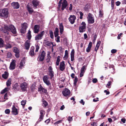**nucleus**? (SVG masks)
I'll return each instance as SVG.
<instances>
[{"label":"nucleus","instance_id":"nucleus-33","mask_svg":"<svg viewBox=\"0 0 126 126\" xmlns=\"http://www.w3.org/2000/svg\"><path fill=\"white\" fill-rule=\"evenodd\" d=\"M27 36L28 39L30 40L31 37V31L30 30L28 31Z\"/></svg>","mask_w":126,"mask_h":126},{"label":"nucleus","instance_id":"nucleus-1","mask_svg":"<svg viewBox=\"0 0 126 126\" xmlns=\"http://www.w3.org/2000/svg\"><path fill=\"white\" fill-rule=\"evenodd\" d=\"M1 31L5 33L8 34V31H11L14 34H15L16 32V28L13 25H11L9 27L7 25H5L4 28H2L1 29Z\"/></svg>","mask_w":126,"mask_h":126},{"label":"nucleus","instance_id":"nucleus-8","mask_svg":"<svg viewBox=\"0 0 126 126\" xmlns=\"http://www.w3.org/2000/svg\"><path fill=\"white\" fill-rule=\"evenodd\" d=\"M70 93V91L67 88H65L64 91L62 92V94L64 96H69Z\"/></svg>","mask_w":126,"mask_h":126},{"label":"nucleus","instance_id":"nucleus-39","mask_svg":"<svg viewBox=\"0 0 126 126\" xmlns=\"http://www.w3.org/2000/svg\"><path fill=\"white\" fill-rule=\"evenodd\" d=\"M103 15V11L101 10H100L99 11V16L101 17H102Z\"/></svg>","mask_w":126,"mask_h":126},{"label":"nucleus","instance_id":"nucleus-46","mask_svg":"<svg viewBox=\"0 0 126 126\" xmlns=\"http://www.w3.org/2000/svg\"><path fill=\"white\" fill-rule=\"evenodd\" d=\"M63 0H60L59 1V3H58V8H60V7H61V4H62V2Z\"/></svg>","mask_w":126,"mask_h":126},{"label":"nucleus","instance_id":"nucleus-32","mask_svg":"<svg viewBox=\"0 0 126 126\" xmlns=\"http://www.w3.org/2000/svg\"><path fill=\"white\" fill-rule=\"evenodd\" d=\"M86 24L85 22H83L81 24L79 27L86 28Z\"/></svg>","mask_w":126,"mask_h":126},{"label":"nucleus","instance_id":"nucleus-63","mask_svg":"<svg viewBox=\"0 0 126 126\" xmlns=\"http://www.w3.org/2000/svg\"><path fill=\"white\" fill-rule=\"evenodd\" d=\"M97 81V79L96 78H95L93 79L92 80V81L94 83H96Z\"/></svg>","mask_w":126,"mask_h":126},{"label":"nucleus","instance_id":"nucleus-56","mask_svg":"<svg viewBox=\"0 0 126 126\" xmlns=\"http://www.w3.org/2000/svg\"><path fill=\"white\" fill-rule=\"evenodd\" d=\"M79 13L80 14V17L79 18L80 19H81L82 18V16L83 15V14L81 12H79Z\"/></svg>","mask_w":126,"mask_h":126},{"label":"nucleus","instance_id":"nucleus-55","mask_svg":"<svg viewBox=\"0 0 126 126\" xmlns=\"http://www.w3.org/2000/svg\"><path fill=\"white\" fill-rule=\"evenodd\" d=\"M55 40L57 42H60V37L59 36H57L56 37Z\"/></svg>","mask_w":126,"mask_h":126},{"label":"nucleus","instance_id":"nucleus-9","mask_svg":"<svg viewBox=\"0 0 126 126\" xmlns=\"http://www.w3.org/2000/svg\"><path fill=\"white\" fill-rule=\"evenodd\" d=\"M16 61L15 60H12L10 63L9 69L10 70H13L15 69L16 66Z\"/></svg>","mask_w":126,"mask_h":126},{"label":"nucleus","instance_id":"nucleus-11","mask_svg":"<svg viewBox=\"0 0 126 126\" xmlns=\"http://www.w3.org/2000/svg\"><path fill=\"white\" fill-rule=\"evenodd\" d=\"M60 69L62 71H63L65 68V63L64 61H62L60 64Z\"/></svg>","mask_w":126,"mask_h":126},{"label":"nucleus","instance_id":"nucleus-22","mask_svg":"<svg viewBox=\"0 0 126 126\" xmlns=\"http://www.w3.org/2000/svg\"><path fill=\"white\" fill-rule=\"evenodd\" d=\"M8 76V72L6 71H5L4 74L2 75V77L5 79H7Z\"/></svg>","mask_w":126,"mask_h":126},{"label":"nucleus","instance_id":"nucleus-7","mask_svg":"<svg viewBox=\"0 0 126 126\" xmlns=\"http://www.w3.org/2000/svg\"><path fill=\"white\" fill-rule=\"evenodd\" d=\"M44 34V31H42L40 33L38 34L35 37V40H36L38 41L39 40L41 39Z\"/></svg>","mask_w":126,"mask_h":126},{"label":"nucleus","instance_id":"nucleus-17","mask_svg":"<svg viewBox=\"0 0 126 126\" xmlns=\"http://www.w3.org/2000/svg\"><path fill=\"white\" fill-rule=\"evenodd\" d=\"M62 4V8H66V7L68 5L67 2L66 0H63Z\"/></svg>","mask_w":126,"mask_h":126},{"label":"nucleus","instance_id":"nucleus-23","mask_svg":"<svg viewBox=\"0 0 126 126\" xmlns=\"http://www.w3.org/2000/svg\"><path fill=\"white\" fill-rule=\"evenodd\" d=\"M52 44H53V42L49 41H46L45 42L46 47H50Z\"/></svg>","mask_w":126,"mask_h":126},{"label":"nucleus","instance_id":"nucleus-16","mask_svg":"<svg viewBox=\"0 0 126 126\" xmlns=\"http://www.w3.org/2000/svg\"><path fill=\"white\" fill-rule=\"evenodd\" d=\"M32 3L34 6L36 7L39 4L40 2L37 0H33L32 1Z\"/></svg>","mask_w":126,"mask_h":126},{"label":"nucleus","instance_id":"nucleus-37","mask_svg":"<svg viewBox=\"0 0 126 126\" xmlns=\"http://www.w3.org/2000/svg\"><path fill=\"white\" fill-rule=\"evenodd\" d=\"M39 48V45L37 44L35 45V52H37L38 51V50Z\"/></svg>","mask_w":126,"mask_h":126},{"label":"nucleus","instance_id":"nucleus-19","mask_svg":"<svg viewBox=\"0 0 126 126\" xmlns=\"http://www.w3.org/2000/svg\"><path fill=\"white\" fill-rule=\"evenodd\" d=\"M75 51L74 49H72L71 53V61H73L74 60V54Z\"/></svg>","mask_w":126,"mask_h":126},{"label":"nucleus","instance_id":"nucleus-38","mask_svg":"<svg viewBox=\"0 0 126 126\" xmlns=\"http://www.w3.org/2000/svg\"><path fill=\"white\" fill-rule=\"evenodd\" d=\"M60 57L59 56H58L57 57L56 62V64L57 65H59V63L60 60Z\"/></svg>","mask_w":126,"mask_h":126},{"label":"nucleus","instance_id":"nucleus-64","mask_svg":"<svg viewBox=\"0 0 126 126\" xmlns=\"http://www.w3.org/2000/svg\"><path fill=\"white\" fill-rule=\"evenodd\" d=\"M15 56L16 57L18 58L19 57V53H16L15 54Z\"/></svg>","mask_w":126,"mask_h":126},{"label":"nucleus","instance_id":"nucleus-61","mask_svg":"<svg viewBox=\"0 0 126 126\" xmlns=\"http://www.w3.org/2000/svg\"><path fill=\"white\" fill-rule=\"evenodd\" d=\"M62 122V120H60L59 121H58L57 122H56L55 123V124H59L60 123H61Z\"/></svg>","mask_w":126,"mask_h":126},{"label":"nucleus","instance_id":"nucleus-51","mask_svg":"<svg viewBox=\"0 0 126 126\" xmlns=\"http://www.w3.org/2000/svg\"><path fill=\"white\" fill-rule=\"evenodd\" d=\"M28 10L30 14L32 13L33 12L32 8H28Z\"/></svg>","mask_w":126,"mask_h":126},{"label":"nucleus","instance_id":"nucleus-12","mask_svg":"<svg viewBox=\"0 0 126 126\" xmlns=\"http://www.w3.org/2000/svg\"><path fill=\"white\" fill-rule=\"evenodd\" d=\"M13 8H19V4L18 2H13L11 4Z\"/></svg>","mask_w":126,"mask_h":126},{"label":"nucleus","instance_id":"nucleus-30","mask_svg":"<svg viewBox=\"0 0 126 126\" xmlns=\"http://www.w3.org/2000/svg\"><path fill=\"white\" fill-rule=\"evenodd\" d=\"M88 22L89 23H93L94 22V19L93 18H88Z\"/></svg>","mask_w":126,"mask_h":126},{"label":"nucleus","instance_id":"nucleus-14","mask_svg":"<svg viewBox=\"0 0 126 126\" xmlns=\"http://www.w3.org/2000/svg\"><path fill=\"white\" fill-rule=\"evenodd\" d=\"M30 46V43L29 41L27 40L25 42V48L26 50H28Z\"/></svg>","mask_w":126,"mask_h":126},{"label":"nucleus","instance_id":"nucleus-24","mask_svg":"<svg viewBox=\"0 0 126 126\" xmlns=\"http://www.w3.org/2000/svg\"><path fill=\"white\" fill-rule=\"evenodd\" d=\"M63 26L62 23H60L59 24V29L60 32L62 34L63 31Z\"/></svg>","mask_w":126,"mask_h":126},{"label":"nucleus","instance_id":"nucleus-3","mask_svg":"<svg viewBox=\"0 0 126 126\" xmlns=\"http://www.w3.org/2000/svg\"><path fill=\"white\" fill-rule=\"evenodd\" d=\"M45 55L46 53L44 51H43L41 54L38 55L37 58V60L40 61H43L44 59Z\"/></svg>","mask_w":126,"mask_h":126},{"label":"nucleus","instance_id":"nucleus-15","mask_svg":"<svg viewBox=\"0 0 126 126\" xmlns=\"http://www.w3.org/2000/svg\"><path fill=\"white\" fill-rule=\"evenodd\" d=\"M12 112L14 115H16L18 114V112L17 109L15 107L13 106L12 108Z\"/></svg>","mask_w":126,"mask_h":126},{"label":"nucleus","instance_id":"nucleus-43","mask_svg":"<svg viewBox=\"0 0 126 126\" xmlns=\"http://www.w3.org/2000/svg\"><path fill=\"white\" fill-rule=\"evenodd\" d=\"M11 47H12L9 44H7L5 46V48L6 49L10 48Z\"/></svg>","mask_w":126,"mask_h":126},{"label":"nucleus","instance_id":"nucleus-21","mask_svg":"<svg viewBox=\"0 0 126 126\" xmlns=\"http://www.w3.org/2000/svg\"><path fill=\"white\" fill-rule=\"evenodd\" d=\"M101 43V42L100 41H97L96 46L94 49V50L96 52H97V50L98 49Z\"/></svg>","mask_w":126,"mask_h":126},{"label":"nucleus","instance_id":"nucleus-41","mask_svg":"<svg viewBox=\"0 0 126 126\" xmlns=\"http://www.w3.org/2000/svg\"><path fill=\"white\" fill-rule=\"evenodd\" d=\"M49 75L50 76L51 78H50L52 79V77L54 76V72L53 71L49 72Z\"/></svg>","mask_w":126,"mask_h":126},{"label":"nucleus","instance_id":"nucleus-20","mask_svg":"<svg viewBox=\"0 0 126 126\" xmlns=\"http://www.w3.org/2000/svg\"><path fill=\"white\" fill-rule=\"evenodd\" d=\"M92 45V42H91L89 43L88 46L86 49V51L88 52H89L90 51Z\"/></svg>","mask_w":126,"mask_h":126},{"label":"nucleus","instance_id":"nucleus-59","mask_svg":"<svg viewBox=\"0 0 126 126\" xmlns=\"http://www.w3.org/2000/svg\"><path fill=\"white\" fill-rule=\"evenodd\" d=\"M18 87V84L17 83L15 84L13 86V88L14 90L16 89Z\"/></svg>","mask_w":126,"mask_h":126},{"label":"nucleus","instance_id":"nucleus-25","mask_svg":"<svg viewBox=\"0 0 126 126\" xmlns=\"http://www.w3.org/2000/svg\"><path fill=\"white\" fill-rule=\"evenodd\" d=\"M10 89L9 88L6 87L1 91L0 93L1 94H3L4 93H5L6 92L9 90Z\"/></svg>","mask_w":126,"mask_h":126},{"label":"nucleus","instance_id":"nucleus-45","mask_svg":"<svg viewBox=\"0 0 126 126\" xmlns=\"http://www.w3.org/2000/svg\"><path fill=\"white\" fill-rule=\"evenodd\" d=\"M86 67V66L85 65L83 66L81 69V72L84 73L85 71L84 70L85 69Z\"/></svg>","mask_w":126,"mask_h":126},{"label":"nucleus","instance_id":"nucleus-29","mask_svg":"<svg viewBox=\"0 0 126 126\" xmlns=\"http://www.w3.org/2000/svg\"><path fill=\"white\" fill-rule=\"evenodd\" d=\"M13 51L15 53H19V49L16 47H14L13 48Z\"/></svg>","mask_w":126,"mask_h":126},{"label":"nucleus","instance_id":"nucleus-53","mask_svg":"<svg viewBox=\"0 0 126 126\" xmlns=\"http://www.w3.org/2000/svg\"><path fill=\"white\" fill-rule=\"evenodd\" d=\"M12 54L11 52H8L7 54V56L9 58H11L12 56Z\"/></svg>","mask_w":126,"mask_h":126},{"label":"nucleus","instance_id":"nucleus-26","mask_svg":"<svg viewBox=\"0 0 126 126\" xmlns=\"http://www.w3.org/2000/svg\"><path fill=\"white\" fill-rule=\"evenodd\" d=\"M58 32V29L57 28H56L55 29V31L54 32L55 37H56L58 36L59 35Z\"/></svg>","mask_w":126,"mask_h":126},{"label":"nucleus","instance_id":"nucleus-28","mask_svg":"<svg viewBox=\"0 0 126 126\" xmlns=\"http://www.w3.org/2000/svg\"><path fill=\"white\" fill-rule=\"evenodd\" d=\"M79 30L80 32H83L85 31L86 28L79 27Z\"/></svg>","mask_w":126,"mask_h":126},{"label":"nucleus","instance_id":"nucleus-42","mask_svg":"<svg viewBox=\"0 0 126 126\" xmlns=\"http://www.w3.org/2000/svg\"><path fill=\"white\" fill-rule=\"evenodd\" d=\"M26 101L25 100H23L21 102V104L23 106H25L26 103Z\"/></svg>","mask_w":126,"mask_h":126},{"label":"nucleus","instance_id":"nucleus-52","mask_svg":"<svg viewBox=\"0 0 126 126\" xmlns=\"http://www.w3.org/2000/svg\"><path fill=\"white\" fill-rule=\"evenodd\" d=\"M8 96V94H7L6 93L4 95V99H5V100H4V101H3V102H4L5 101V100L7 99H8L7 98Z\"/></svg>","mask_w":126,"mask_h":126},{"label":"nucleus","instance_id":"nucleus-40","mask_svg":"<svg viewBox=\"0 0 126 126\" xmlns=\"http://www.w3.org/2000/svg\"><path fill=\"white\" fill-rule=\"evenodd\" d=\"M49 32L50 37L51 38H53L54 37V36L53 32L51 30H50Z\"/></svg>","mask_w":126,"mask_h":126},{"label":"nucleus","instance_id":"nucleus-54","mask_svg":"<svg viewBox=\"0 0 126 126\" xmlns=\"http://www.w3.org/2000/svg\"><path fill=\"white\" fill-rule=\"evenodd\" d=\"M10 112V110L9 109H7L5 110V113L7 114H9Z\"/></svg>","mask_w":126,"mask_h":126},{"label":"nucleus","instance_id":"nucleus-49","mask_svg":"<svg viewBox=\"0 0 126 126\" xmlns=\"http://www.w3.org/2000/svg\"><path fill=\"white\" fill-rule=\"evenodd\" d=\"M91 125L92 126H97V123L94 122L91 123Z\"/></svg>","mask_w":126,"mask_h":126},{"label":"nucleus","instance_id":"nucleus-50","mask_svg":"<svg viewBox=\"0 0 126 126\" xmlns=\"http://www.w3.org/2000/svg\"><path fill=\"white\" fill-rule=\"evenodd\" d=\"M53 69L51 66H50L48 69V71L49 72H52L53 71Z\"/></svg>","mask_w":126,"mask_h":126},{"label":"nucleus","instance_id":"nucleus-57","mask_svg":"<svg viewBox=\"0 0 126 126\" xmlns=\"http://www.w3.org/2000/svg\"><path fill=\"white\" fill-rule=\"evenodd\" d=\"M43 104L44 105L43 106L45 107H47V102L45 101L43 102Z\"/></svg>","mask_w":126,"mask_h":126},{"label":"nucleus","instance_id":"nucleus-34","mask_svg":"<svg viewBox=\"0 0 126 126\" xmlns=\"http://www.w3.org/2000/svg\"><path fill=\"white\" fill-rule=\"evenodd\" d=\"M68 52L67 50L65 51V55L64 57V58L65 59H66L68 58Z\"/></svg>","mask_w":126,"mask_h":126},{"label":"nucleus","instance_id":"nucleus-35","mask_svg":"<svg viewBox=\"0 0 126 126\" xmlns=\"http://www.w3.org/2000/svg\"><path fill=\"white\" fill-rule=\"evenodd\" d=\"M25 63L24 61V60H22L20 63V66L19 67L21 68L23 66L24 64Z\"/></svg>","mask_w":126,"mask_h":126},{"label":"nucleus","instance_id":"nucleus-27","mask_svg":"<svg viewBox=\"0 0 126 126\" xmlns=\"http://www.w3.org/2000/svg\"><path fill=\"white\" fill-rule=\"evenodd\" d=\"M11 79H9L6 82V85L8 87H9L10 86L11 84Z\"/></svg>","mask_w":126,"mask_h":126},{"label":"nucleus","instance_id":"nucleus-58","mask_svg":"<svg viewBox=\"0 0 126 126\" xmlns=\"http://www.w3.org/2000/svg\"><path fill=\"white\" fill-rule=\"evenodd\" d=\"M68 121L69 122H71L73 120V119L72 117L69 116L68 118Z\"/></svg>","mask_w":126,"mask_h":126},{"label":"nucleus","instance_id":"nucleus-47","mask_svg":"<svg viewBox=\"0 0 126 126\" xmlns=\"http://www.w3.org/2000/svg\"><path fill=\"white\" fill-rule=\"evenodd\" d=\"M41 115L44 116L45 113V111L43 110H41L40 111Z\"/></svg>","mask_w":126,"mask_h":126},{"label":"nucleus","instance_id":"nucleus-62","mask_svg":"<svg viewBox=\"0 0 126 126\" xmlns=\"http://www.w3.org/2000/svg\"><path fill=\"white\" fill-rule=\"evenodd\" d=\"M117 50L115 49H113L111 51V52L112 53H114L116 52Z\"/></svg>","mask_w":126,"mask_h":126},{"label":"nucleus","instance_id":"nucleus-13","mask_svg":"<svg viewBox=\"0 0 126 126\" xmlns=\"http://www.w3.org/2000/svg\"><path fill=\"white\" fill-rule=\"evenodd\" d=\"M34 47L32 46L31 48L30 51L29 52V54L32 57L34 55Z\"/></svg>","mask_w":126,"mask_h":126},{"label":"nucleus","instance_id":"nucleus-5","mask_svg":"<svg viewBox=\"0 0 126 126\" xmlns=\"http://www.w3.org/2000/svg\"><path fill=\"white\" fill-rule=\"evenodd\" d=\"M28 86V84L25 82H24L22 83L20 85L21 89L23 92H25L26 90V89Z\"/></svg>","mask_w":126,"mask_h":126},{"label":"nucleus","instance_id":"nucleus-44","mask_svg":"<svg viewBox=\"0 0 126 126\" xmlns=\"http://www.w3.org/2000/svg\"><path fill=\"white\" fill-rule=\"evenodd\" d=\"M78 80V78L77 77H76L75 78V79L74 80V85L76 86V85L77 83Z\"/></svg>","mask_w":126,"mask_h":126},{"label":"nucleus","instance_id":"nucleus-36","mask_svg":"<svg viewBox=\"0 0 126 126\" xmlns=\"http://www.w3.org/2000/svg\"><path fill=\"white\" fill-rule=\"evenodd\" d=\"M42 91V92H43L44 93H46L47 91V89H45L43 88L41 86V90H40V91Z\"/></svg>","mask_w":126,"mask_h":126},{"label":"nucleus","instance_id":"nucleus-4","mask_svg":"<svg viewBox=\"0 0 126 126\" xmlns=\"http://www.w3.org/2000/svg\"><path fill=\"white\" fill-rule=\"evenodd\" d=\"M49 78L47 75L44 76L43 78V79L44 82L48 86H50L51 83L48 80Z\"/></svg>","mask_w":126,"mask_h":126},{"label":"nucleus","instance_id":"nucleus-31","mask_svg":"<svg viewBox=\"0 0 126 126\" xmlns=\"http://www.w3.org/2000/svg\"><path fill=\"white\" fill-rule=\"evenodd\" d=\"M4 41L2 38H0V47H3L4 45Z\"/></svg>","mask_w":126,"mask_h":126},{"label":"nucleus","instance_id":"nucleus-10","mask_svg":"<svg viewBox=\"0 0 126 126\" xmlns=\"http://www.w3.org/2000/svg\"><path fill=\"white\" fill-rule=\"evenodd\" d=\"M76 17L74 16H70V17L69 18V20L70 23L72 24H73L74 22Z\"/></svg>","mask_w":126,"mask_h":126},{"label":"nucleus","instance_id":"nucleus-6","mask_svg":"<svg viewBox=\"0 0 126 126\" xmlns=\"http://www.w3.org/2000/svg\"><path fill=\"white\" fill-rule=\"evenodd\" d=\"M21 28L20 32L22 33H25L27 28L28 27V24L26 23H23L21 24Z\"/></svg>","mask_w":126,"mask_h":126},{"label":"nucleus","instance_id":"nucleus-48","mask_svg":"<svg viewBox=\"0 0 126 126\" xmlns=\"http://www.w3.org/2000/svg\"><path fill=\"white\" fill-rule=\"evenodd\" d=\"M44 116L43 115H41L40 116L38 120V121L39 122L41 121L43 119V118L44 117Z\"/></svg>","mask_w":126,"mask_h":126},{"label":"nucleus","instance_id":"nucleus-2","mask_svg":"<svg viewBox=\"0 0 126 126\" xmlns=\"http://www.w3.org/2000/svg\"><path fill=\"white\" fill-rule=\"evenodd\" d=\"M8 12L7 8L0 9V16L6 18L8 16Z\"/></svg>","mask_w":126,"mask_h":126},{"label":"nucleus","instance_id":"nucleus-18","mask_svg":"<svg viewBox=\"0 0 126 126\" xmlns=\"http://www.w3.org/2000/svg\"><path fill=\"white\" fill-rule=\"evenodd\" d=\"M39 27L38 25H35L34 27V32L35 33H38L39 31Z\"/></svg>","mask_w":126,"mask_h":126},{"label":"nucleus","instance_id":"nucleus-60","mask_svg":"<svg viewBox=\"0 0 126 126\" xmlns=\"http://www.w3.org/2000/svg\"><path fill=\"white\" fill-rule=\"evenodd\" d=\"M111 83V81H109L107 84V86H106V87L108 88H110L109 86L110 85Z\"/></svg>","mask_w":126,"mask_h":126}]
</instances>
